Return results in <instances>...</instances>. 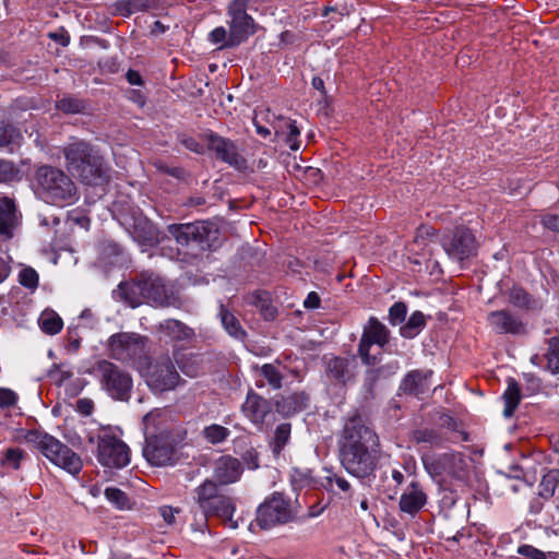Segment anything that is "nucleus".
Returning <instances> with one entry per match:
<instances>
[{
  "label": "nucleus",
  "instance_id": "nucleus-23",
  "mask_svg": "<svg viewBox=\"0 0 559 559\" xmlns=\"http://www.w3.org/2000/svg\"><path fill=\"white\" fill-rule=\"evenodd\" d=\"M310 397L304 391L293 392L288 395H278L274 399L275 411L284 418H289L309 406Z\"/></svg>",
  "mask_w": 559,
  "mask_h": 559
},
{
  "label": "nucleus",
  "instance_id": "nucleus-43",
  "mask_svg": "<svg viewBox=\"0 0 559 559\" xmlns=\"http://www.w3.org/2000/svg\"><path fill=\"white\" fill-rule=\"evenodd\" d=\"M56 107L64 114H81L86 109L85 102L72 96L62 97L56 103Z\"/></svg>",
  "mask_w": 559,
  "mask_h": 559
},
{
  "label": "nucleus",
  "instance_id": "nucleus-52",
  "mask_svg": "<svg viewBox=\"0 0 559 559\" xmlns=\"http://www.w3.org/2000/svg\"><path fill=\"white\" fill-rule=\"evenodd\" d=\"M510 302L516 307L524 308L530 304V295L523 288H513L509 295Z\"/></svg>",
  "mask_w": 559,
  "mask_h": 559
},
{
  "label": "nucleus",
  "instance_id": "nucleus-20",
  "mask_svg": "<svg viewBox=\"0 0 559 559\" xmlns=\"http://www.w3.org/2000/svg\"><path fill=\"white\" fill-rule=\"evenodd\" d=\"M487 323L497 334L523 335L526 333L525 323L521 318L506 309L489 312Z\"/></svg>",
  "mask_w": 559,
  "mask_h": 559
},
{
  "label": "nucleus",
  "instance_id": "nucleus-59",
  "mask_svg": "<svg viewBox=\"0 0 559 559\" xmlns=\"http://www.w3.org/2000/svg\"><path fill=\"white\" fill-rule=\"evenodd\" d=\"M75 409L84 416H90L94 411V403L90 399H80L76 401Z\"/></svg>",
  "mask_w": 559,
  "mask_h": 559
},
{
  "label": "nucleus",
  "instance_id": "nucleus-17",
  "mask_svg": "<svg viewBox=\"0 0 559 559\" xmlns=\"http://www.w3.org/2000/svg\"><path fill=\"white\" fill-rule=\"evenodd\" d=\"M133 239L141 246L154 247L160 241L157 226L143 215L140 209H132L124 217Z\"/></svg>",
  "mask_w": 559,
  "mask_h": 559
},
{
  "label": "nucleus",
  "instance_id": "nucleus-48",
  "mask_svg": "<svg viewBox=\"0 0 559 559\" xmlns=\"http://www.w3.org/2000/svg\"><path fill=\"white\" fill-rule=\"evenodd\" d=\"M24 451L19 448H9L3 457H2V465L12 467L13 469H19L21 465V461L24 457Z\"/></svg>",
  "mask_w": 559,
  "mask_h": 559
},
{
  "label": "nucleus",
  "instance_id": "nucleus-50",
  "mask_svg": "<svg viewBox=\"0 0 559 559\" xmlns=\"http://www.w3.org/2000/svg\"><path fill=\"white\" fill-rule=\"evenodd\" d=\"M407 314V307L404 302L397 301L389 309V321L392 325H397L404 322Z\"/></svg>",
  "mask_w": 559,
  "mask_h": 559
},
{
  "label": "nucleus",
  "instance_id": "nucleus-33",
  "mask_svg": "<svg viewBox=\"0 0 559 559\" xmlns=\"http://www.w3.org/2000/svg\"><path fill=\"white\" fill-rule=\"evenodd\" d=\"M252 369L258 372L273 390L282 389L284 374L280 370V364L254 365Z\"/></svg>",
  "mask_w": 559,
  "mask_h": 559
},
{
  "label": "nucleus",
  "instance_id": "nucleus-3",
  "mask_svg": "<svg viewBox=\"0 0 559 559\" xmlns=\"http://www.w3.org/2000/svg\"><path fill=\"white\" fill-rule=\"evenodd\" d=\"M193 500L198 506L201 514L202 522L199 524L198 530L206 523V519L210 516H216L223 521L229 528H237L238 522L234 520V513L236 511L235 500L221 492L218 485L211 479L204 480L200 486L194 489Z\"/></svg>",
  "mask_w": 559,
  "mask_h": 559
},
{
  "label": "nucleus",
  "instance_id": "nucleus-9",
  "mask_svg": "<svg viewBox=\"0 0 559 559\" xmlns=\"http://www.w3.org/2000/svg\"><path fill=\"white\" fill-rule=\"evenodd\" d=\"M297 509L282 492H273L257 510L255 522L262 530L295 521Z\"/></svg>",
  "mask_w": 559,
  "mask_h": 559
},
{
  "label": "nucleus",
  "instance_id": "nucleus-55",
  "mask_svg": "<svg viewBox=\"0 0 559 559\" xmlns=\"http://www.w3.org/2000/svg\"><path fill=\"white\" fill-rule=\"evenodd\" d=\"M17 394L8 388H0V408H9L16 404Z\"/></svg>",
  "mask_w": 559,
  "mask_h": 559
},
{
  "label": "nucleus",
  "instance_id": "nucleus-24",
  "mask_svg": "<svg viewBox=\"0 0 559 559\" xmlns=\"http://www.w3.org/2000/svg\"><path fill=\"white\" fill-rule=\"evenodd\" d=\"M242 472L243 468L238 459L223 455L215 461L213 476L221 485H229L239 480Z\"/></svg>",
  "mask_w": 559,
  "mask_h": 559
},
{
  "label": "nucleus",
  "instance_id": "nucleus-4",
  "mask_svg": "<svg viewBox=\"0 0 559 559\" xmlns=\"http://www.w3.org/2000/svg\"><path fill=\"white\" fill-rule=\"evenodd\" d=\"M148 338L134 332H119L112 334L107 342L109 356L127 366L143 372L147 366Z\"/></svg>",
  "mask_w": 559,
  "mask_h": 559
},
{
  "label": "nucleus",
  "instance_id": "nucleus-57",
  "mask_svg": "<svg viewBox=\"0 0 559 559\" xmlns=\"http://www.w3.org/2000/svg\"><path fill=\"white\" fill-rule=\"evenodd\" d=\"M518 554L530 559H546V554L532 545H521L518 548Z\"/></svg>",
  "mask_w": 559,
  "mask_h": 559
},
{
  "label": "nucleus",
  "instance_id": "nucleus-27",
  "mask_svg": "<svg viewBox=\"0 0 559 559\" xmlns=\"http://www.w3.org/2000/svg\"><path fill=\"white\" fill-rule=\"evenodd\" d=\"M159 338L170 342H189L194 338V330L176 319H166L157 325Z\"/></svg>",
  "mask_w": 559,
  "mask_h": 559
},
{
  "label": "nucleus",
  "instance_id": "nucleus-7",
  "mask_svg": "<svg viewBox=\"0 0 559 559\" xmlns=\"http://www.w3.org/2000/svg\"><path fill=\"white\" fill-rule=\"evenodd\" d=\"M36 180L47 202L58 206L71 204L76 200V187L61 169L41 166L36 171Z\"/></svg>",
  "mask_w": 559,
  "mask_h": 559
},
{
  "label": "nucleus",
  "instance_id": "nucleus-2",
  "mask_svg": "<svg viewBox=\"0 0 559 559\" xmlns=\"http://www.w3.org/2000/svg\"><path fill=\"white\" fill-rule=\"evenodd\" d=\"M68 169L83 183L99 185L107 178L104 158L88 142L73 141L64 150Z\"/></svg>",
  "mask_w": 559,
  "mask_h": 559
},
{
  "label": "nucleus",
  "instance_id": "nucleus-49",
  "mask_svg": "<svg viewBox=\"0 0 559 559\" xmlns=\"http://www.w3.org/2000/svg\"><path fill=\"white\" fill-rule=\"evenodd\" d=\"M436 230L429 225H420L414 237V245H417L421 249L428 246L429 240L435 236Z\"/></svg>",
  "mask_w": 559,
  "mask_h": 559
},
{
  "label": "nucleus",
  "instance_id": "nucleus-39",
  "mask_svg": "<svg viewBox=\"0 0 559 559\" xmlns=\"http://www.w3.org/2000/svg\"><path fill=\"white\" fill-rule=\"evenodd\" d=\"M253 305L259 308L263 318L272 321L277 316V309L272 305L270 296L266 292H257L253 295Z\"/></svg>",
  "mask_w": 559,
  "mask_h": 559
},
{
  "label": "nucleus",
  "instance_id": "nucleus-14",
  "mask_svg": "<svg viewBox=\"0 0 559 559\" xmlns=\"http://www.w3.org/2000/svg\"><path fill=\"white\" fill-rule=\"evenodd\" d=\"M97 459L103 466L122 468L130 463V449L116 436H99L97 442Z\"/></svg>",
  "mask_w": 559,
  "mask_h": 559
},
{
  "label": "nucleus",
  "instance_id": "nucleus-53",
  "mask_svg": "<svg viewBox=\"0 0 559 559\" xmlns=\"http://www.w3.org/2000/svg\"><path fill=\"white\" fill-rule=\"evenodd\" d=\"M209 39L214 45H219V49L229 48L225 46L228 41V34L223 26L215 27L210 34Z\"/></svg>",
  "mask_w": 559,
  "mask_h": 559
},
{
  "label": "nucleus",
  "instance_id": "nucleus-29",
  "mask_svg": "<svg viewBox=\"0 0 559 559\" xmlns=\"http://www.w3.org/2000/svg\"><path fill=\"white\" fill-rule=\"evenodd\" d=\"M117 297L131 308L146 302L144 277L133 282H122L116 290Z\"/></svg>",
  "mask_w": 559,
  "mask_h": 559
},
{
  "label": "nucleus",
  "instance_id": "nucleus-31",
  "mask_svg": "<svg viewBox=\"0 0 559 559\" xmlns=\"http://www.w3.org/2000/svg\"><path fill=\"white\" fill-rule=\"evenodd\" d=\"M409 440L416 444L426 443L432 447H441L445 439L438 429L421 427L411 432Z\"/></svg>",
  "mask_w": 559,
  "mask_h": 559
},
{
  "label": "nucleus",
  "instance_id": "nucleus-62",
  "mask_svg": "<svg viewBox=\"0 0 559 559\" xmlns=\"http://www.w3.org/2000/svg\"><path fill=\"white\" fill-rule=\"evenodd\" d=\"M158 169L177 179H181L185 177V169L181 167H169L166 165H159Z\"/></svg>",
  "mask_w": 559,
  "mask_h": 559
},
{
  "label": "nucleus",
  "instance_id": "nucleus-1",
  "mask_svg": "<svg viewBox=\"0 0 559 559\" xmlns=\"http://www.w3.org/2000/svg\"><path fill=\"white\" fill-rule=\"evenodd\" d=\"M337 444L341 465L349 475L358 479L374 478L380 440L357 409L344 418Z\"/></svg>",
  "mask_w": 559,
  "mask_h": 559
},
{
  "label": "nucleus",
  "instance_id": "nucleus-19",
  "mask_svg": "<svg viewBox=\"0 0 559 559\" xmlns=\"http://www.w3.org/2000/svg\"><path fill=\"white\" fill-rule=\"evenodd\" d=\"M241 412L259 430H263L266 417L272 414V404L250 389L241 405Z\"/></svg>",
  "mask_w": 559,
  "mask_h": 559
},
{
  "label": "nucleus",
  "instance_id": "nucleus-35",
  "mask_svg": "<svg viewBox=\"0 0 559 559\" xmlns=\"http://www.w3.org/2000/svg\"><path fill=\"white\" fill-rule=\"evenodd\" d=\"M292 425L289 423L280 424L273 433L270 448L275 456H280L290 440Z\"/></svg>",
  "mask_w": 559,
  "mask_h": 559
},
{
  "label": "nucleus",
  "instance_id": "nucleus-22",
  "mask_svg": "<svg viewBox=\"0 0 559 559\" xmlns=\"http://www.w3.org/2000/svg\"><path fill=\"white\" fill-rule=\"evenodd\" d=\"M146 302L159 307L176 305L178 298L173 288L158 276L144 277Z\"/></svg>",
  "mask_w": 559,
  "mask_h": 559
},
{
  "label": "nucleus",
  "instance_id": "nucleus-5",
  "mask_svg": "<svg viewBox=\"0 0 559 559\" xmlns=\"http://www.w3.org/2000/svg\"><path fill=\"white\" fill-rule=\"evenodd\" d=\"M24 439L55 465L72 475H78L81 472L83 462L80 455L51 435L33 429L26 431Z\"/></svg>",
  "mask_w": 559,
  "mask_h": 559
},
{
  "label": "nucleus",
  "instance_id": "nucleus-51",
  "mask_svg": "<svg viewBox=\"0 0 559 559\" xmlns=\"http://www.w3.org/2000/svg\"><path fill=\"white\" fill-rule=\"evenodd\" d=\"M285 126L288 130L286 134V143L293 151H297L300 147V143L298 141V136L300 134V131L296 124V121L294 120H286Z\"/></svg>",
  "mask_w": 559,
  "mask_h": 559
},
{
  "label": "nucleus",
  "instance_id": "nucleus-44",
  "mask_svg": "<svg viewBox=\"0 0 559 559\" xmlns=\"http://www.w3.org/2000/svg\"><path fill=\"white\" fill-rule=\"evenodd\" d=\"M22 139L20 131L12 124L0 122V146H8L11 144H19Z\"/></svg>",
  "mask_w": 559,
  "mask_h": 559
},
{
  "label": "nucleus",
  "instance_id": "nucleus-34",
  "mask_svg": "<svg viewBox=\"0 0 559 559\" xmlns=\"http://www.w3.org/2000/svg\"><path fill=\"white\" fill-rule=\"evenodd\" d=\"M183 374L197 378L205 372V359L201 355L190 354L178 361Z\"/></svg>",
  "mask_w": 559,
  "mask_h": 559
},
{
  "label": "nucleus",
  "instance_id": "nucleus-32",
  "mask_svg": "<svg viewBox=\"0 0 559 559\" xmlns=\"http://www.w3.org/2000/svg\"><path fill=\"white\" fill-rule=\"evenodd\" d=\"M502 399L504 401L503 416L510 418L521 402V389L513 378L508 379V385Z\"/></svg>",
  "mask_w": 559,
  "mask_h": 559
},
{
  "label": "nucleus",
  "instance_id": "nucleus-18",
  "mask_svg": "<svg viewBox=\"0 0 559 559\" xmlns=\"http://www.w3.org/2000/svg\"><path fill=\"white\" fill-rule=\"evenodd\" d=\"M207 144L210 150L215 153L217 159L228 164L238 171L248 169L247 159L239 154L236 144L226 138L211 132L207 135Z\"/></svg>",
  "mask_w": 559,
  "mask_h": 559
},
{
  "label": "nucleus",
  "instance_id": "nucleus-63",
  "mask_svg": "<svg viewBox=\"0 0 559 559\" xmlns=\"http://www.w3.org/2000/svg\"><path fill=\"white\" fill-rule=\"evenodd\" d=\"M320 296L316 292H311L308 294L304 301V307L307 309H317L320 307Z\"/></svg>",
  "mask_w": 559,
  "mask_h": 559
},
{
  "label": "nucleus",
  "instance_id": "nucleus-41",
  "mask_svg": "<svg viewBox=\"0 0 559 559\" xmlns=\"http://www.w3.org/2000/svg\"><path fill=\"white\" fill-rule=\"evenodd\" d=\"M547 370L552 374L559 373V335L548 340V350L545 355Z\"/></svg>",
  "mask_w": 559,
  "mask_h": 559
},
{
  "label": "nucleus",
  "instance_id": "nucleus-64",
  "mask_svg": "<svg viewBox=\"0 0 559 559\" xmlns=\"http://www.w3.org/2000/svg\"><path fill=\"white\" fill-rule=\"evenodd\" d=\"M126 78H127V81L131 85H139V86L143 85V79H142V76H141L139 71L130 69L127 72Z\"/></svg>",
  "mask_w": 559,
  "mask_h": 559
},
{
  "label": "nucleus",
  "instance_id": "nucleus-25",
  "mask_svg": "<svg viewBox=\"0 0 559 559\" xmlns=\"http://www.w3.org/2000/svg\"><path fill=\"white\" fill-rule=\"evenodd\" d=\"M427 495L417 481H412L400 497L401 512L414 518L427 503Z\"/></svg>",
  "mask_w": 559,
  "mask_h": 559
},
{
  "label": "nucleus",
  "instance_id": "nucleus-37",
  "mask_svg": "<svg viewBox=\"0 0 559 559\" xmlns=\"http://www.w3.org/2000/svg\"><path fill=\"white\" fill-rule=\"evenodd\" d=\"M426 325V319L421 311H415L411 314L407 322L401 326L400 333L405 338H414Z\"/></svg>",
  "mask_w": 559,
  "mask_h": 559
},
{
  "label": "nucleus",
  "instance_id": "nucleus-8",
  "mask_svg": "<svg viewBox=\"0 0 559 559\" xmlns=\"http://www.w3.org/2000/svg\"><path fill=\"white\" fill-rule=\"evenodd\" d=\"M92 373L98 379L102 390L112 400L128 402L133 388L132 376L118 365L102 359L93 367Z\"/></svg>",
  "mask_w": 559,
  "mask_h": 559
},
{
  "label": "nucleus",
  "instance_id": "nucleus-36",
  "mask_svg": "<svg viewBox=\"0 0 559 559\" xmlns=\"http://www.w3.org/2000/svg\"><path fill=\"white\" fill-rule=\"evenodd\" d=\"M323 487L334 495H350L352 486L350 483L341 474L330 473L324 477Z\"/></svg>",
  "mask_w": 559,
  "mask_h": 559
},
{
  "label": "nucleus",
  "instance_id": "nucleus-42",
  "mask_svg": "<svg viewBox=\"0 0 559 559\" xmlns=\"http://www.w3.org/2000/svg\"><path fill=\"white\" fill-rule=\"evenodd\" d=\"M202 433L207 442L212 444H218L224 442L229 437L230 431L224 426L212 424L206 426Z\"/></svg>",
  "mask_w": 559,
  "mask_h": 559
},
{
  "label": "nucleus",
  "instance_id": "nucleus-54",
  "mask_svg": "<svg viewBox=\"0 0 559 559\" xmlns=\"http://www.w3.org/2000/svg\"><path fill=\"white\" fill-rule=\"evenodd\" d=\"M379 377H380V369H368L365 372L364 389H365L366 393H368L370 395L373 394V389L376 386V383L379 380Z\"/></svg>",
  "mask_w": 559,
  "mask_h": 559
},
{
  "label": "nucleus",
  "instance_id": "nucleus-60",
  "mask_svg": "<svg viewBox=\"0 0 559 559\" xmlns=\"http://www.w3.org/2000/svg\"><path fill=\"white\" fill-rule=\"evenodd\" d=\"M542 223L549 230L559 233V215L547 214L543 217Z\"/></svg>",
  "mask_w": 559,
  "mask_h": 559
},
{
  "label": "nucleus",
  "instance_id": "nucleus-56",
  "mask_svg": "<svg viewBox=\"0 0 559 559\" xmlns=\"http://www.w3.org/2000/svg\"><path fill=\"white\" fill-rule=\"evenodd\" d=\"M241 460L246 464L248 469H257L259 468V453L258 451L250 447L241 454Z\"/></svg>",
  "mask_w": 559,
  "mask_h": 559
},
{
  "label": "nucleus",
  "instance_id": "nucleus-47",
  "mask_svg": "<svg viewBox=\"0 0 559 559\" xmlns=\"http://www.w3.org/2000/svg\"><path fill=\"white\" fill-rule=\"evenodd\" d=\"M38 273L31 266L23 267L19 273V283L31 290H35L38 286Z\"/></svg>",
  "mask_w": 559,
  "mask_h": 559
},
{
  "label": "nucleus",
  "instance_id": "nucleus-40",
  "mask_svg": "<svg viewBox=\"0 0 559 559\" xmlns=\"http://www.w3.org/2000/svg\"><path fill=\"white\" fill-rule=\"evenodd\" d=\"M40 329L49 335H55L62 330V319L55 311H44L39 318Z\"/></svg>",
  "mask_w": 559,
  "mask_h": 559
},
{
  "label": "nucleus",
  "instance_id": "nucleus-45",
  "mask_svg": "<svg viewBox=\"0 0 559 559\" xmlns=\"http://www.w3.org/2000/svg\"><path fill=\"white\" fill-rule=\"evenodd\" d=\"M105 497L117 509H129V498L124 491L116 487H108L105 490Z\"/></svg>",
  "mask_w": 559,
  "mask_h": 559
},
{
  "label": "nucleus",
  "instance_id": "nucleus-15",
  "mask_svg": "<svg viewBox=\"0 0 559 559\" xmlns=\"http://www.w3.org/2000/svg\"><path fill=\"white\" fill-rule=\"evenodd\" d=\"M143 456L154 466L173 465L176 462V448L173 439L166 433L146 437Z\"/></svg>",
  "mask_w": 559,
  "mask_h": 559
},
{
  "label": "nucleus",
  "instance_id": "nucleus-21",
  "mask_svg": "<svg viewBox=\"0 0 559 559\" xmlns=\"http://www.w3.org/2000/svg\"><path fill=\"white\" fill-rule=\"evenodd\" d=\"M326 376L342 385L353 382L356 377L355 358L341 356H324L323 358Z\"/></svg>",
  "mask_w": 559,
  "mask_h": 559
},
{
  "label": "nucleus",
  "instance_id": "nucleus-11",
  "mask_svg": "<svg viewBox=\"0 0 559 559\" xmlns=\"http://www.w3.org/2000/svg\"><path fill=\"white\" fill-rule=\"evenodd\" d=\"M440 245L447 255L460 264L475 257L478 250V242L474 233L462 225L443 235Z\"/></svg>",
  "mask_w": 559,
  "mask_h": 559
},
{
  "label": "nucleus",
  "instance_id": "nucleus-30",
  "mask_svg": "<svg viewBox=\"0 0 559 559\" xmlns=\"http://www.w3.org/2000/svg\"><path fill=\"white\" fill-rule=\"evenodd\" d=\"M218 317L225 331L234 338L242 341L247 336L240 321L231 313L223 302H219Z\"/></svg>",
  "mask_w": 559,
  "mask_h": 559
},
{
  "label": "nucleus",
  "instance_id": "nucleus-12",
  "mask_svg": "<svg viewBox=\"0 0 559 559\" xmlns=\"http://www.w3.org/2000/svg\"><path fill=\"white\" fill-rule=\"evenodd\" d=\"M251 0H234L228 5V16L230 17L228 41L225 46L237 47L254 34V21L247 13V5Z\"/></svg>",
  "mask_w": 559,
  "mask_h": 559
},
{
  "label": "nucleus",
  "instance_id": "nucleus-16",
  "mask_svg": "<svg viewBox=\"0 0 559 559\" xmlns=\"http://www.w3.org/2000/svg\"><path fill=\"white\" fill-rule=\"evenodd\" d=\"M390 331L377 318L370 317L358 345V354L365 365L373 366L377 358L370 355L371 345L383 347L389 343Z\"/></svg>",
  "mask_w": 559,
  "mask_h": 559
},
{
  "label": "nucleus",
  "instance_id": "nucleus-28",
  "mask_svg": "<svg viewBox=\"0 0 559 559\" xmlns=\"http://www.w3.org/2000/svg\"><path fill=\"white\" fill-rule=\"evenodd\" d=\"M21 214L14 199L0 195V235L7 238L13 236V229L19 225Z\"/></svg>",
  "mask_w": 559,
  "mask_h": 559
},
{
  "label": "nucleus",
  "instance_id": "nucleus-46",
  "mask_svg": "<svg viewBox=\"0 0 559 559\" xmlns=\"http://www.w3.org/2000/svg\"><path fill=\"white\" fill-rule=\"evenodd\" d=\"M20 170L11 160L0 158V183H9L19 179Z\"/></svg>",
  "mask_w": 559,
  "mask_h": 559
},
{
  "label": "nucleus",
  "instance_id": "nucleus-13",
  "mask_svg": "<svg viewBox=\"0 0 559 559\" xmlns=\"http://www.w3.org/2000/svg\"><path fill=\"white\" fill-rule=\"evenodd\" d=\"M213 224L209 222H194L187 224H170L167 227L169 235L181 247L204 249L210 246Z\"/></svg>",
  "mask_w": 559,
  "mask_h": 559
},
{
  "label": "nucleus",
  "instance_id": "nucleus-26",
  "mask_svg": "<svg viewBox=\"0 0 559 559\" xmlns=\"http://www.w3.org/2000/svg\"><path fill=\"white\" fill-rule=\"evenodd\" d=\"M431 376V370H412L403 378L399 390L404 394L418 397L429 390Z\"/></svg>",
  "mask_w": 559,
  "mask_h": 559
},
{
  "label": "nucleus",
  "instance_id": "nucleus-6",
  "mask_svg": "<svg viewBox=\"0 0 559 559\" xmlns=\"http://www.w3.org/2000/svg\"><path fill=\"white\" fill-rule=\"evenodd\" d=\"M421 461L425 471L437 481L454 479L466 483L469 477L468 460L462 452L425 454Z\"/></svg>",
  "mask_w": 559,
  "mask_h": 559
},
{
  "label": "nucleus",
  "instance_id": "nucleus-61",
  "mask_svg": "<svg viewBox=\"0 0 559 559\" xmlns=\"http://www.w3.org/2000/svg\"><path fill=\"white\" fill-rule=\"evenodd\" d=\"M179 512L178 509H174L169 506H163L159 508V514L164 519V521L171 525L175 523V515Z\"/></svg>",
  "mask_w": 559,
  "mask_h": 559
},
{
  "label": "nucleus",
  "instance_id": "nucleus-10",
  "mask_svg": "<svg viewBox=\"0 0 559 559\" xmlns=\"http://www.w3.org/2000/svg\"><path fill=\"white\" fill-rule=\"evenodd\" d=\"M140 373L147 386L156 393L174 390L181 380L169 356H162L154 362L148 357L147 366Z\"/></svg>",
  "mask_w": 559,
  "mask_h": 559
},
{
  "label": "nucleus",
  "instance_id": "nucleus-38",
  "mask_svg": "<svg viewBox=\"0 0 559 559\" xmlns=\"http://www.w3.org/2000/svg\"><path fill=\"white\" fill-rule=\"evenodd\" d=\"M559 485V468L549 469L539 483L538 495L542 498L549 499L554 496L557 486Z\"/></svg>",
  "mask_w": 559,
  "mask_h": 559
},
{
  "label": "nucleus",
  "instance_id": "nucleus-58",
  "mask_svg": "<svg viewBox=\"0 0 559 559\" xmlns=\"http://www.w3.org/2000/svg\"><path fill=\"white\" fill-rule=\"evenodd\" d=\"M48 37L62 47H67L70 44V35L63 27H60L57 32L48 33Z\"/></svg>",
  "mask_w": 559,
  "mask_h": 559
}]
</instances>
